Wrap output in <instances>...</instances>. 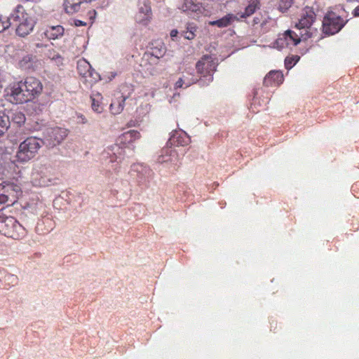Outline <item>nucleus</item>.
<instances>
[{
  "instance_id": "nucleus-1",
  "label": "nucleus",
  "mask_w": 359,
  "mask_h": 359,
  "mask_svg": "<svg viewBox=\"0 0 359 359\" xmlns=\"http://www.w3.org/2000/svg\"><path fill=\"white\" fill-rule=\"evenodd\" d=\"M43 144V140L36 137L30 136L27 137L20 143L18 147L15 156V161L20 163H25L32 160L38 154Z\"/></svg>"
},
{
  "instance_id": "nucleus-2",
  "label": "nucleus",
  "mask_w": 359,
  "mask_h": 359,
  "mask_svg": "<svg viewBox=\"0 0 359 359\" xmlns=\"http://www.w3.org/2000/svg\"><path fill=\"white\" fill-rule=\"evenodd\" d=\"M23 81L25 86L24 93L21 94L20 86L16 88L18 90L16 94H18V98L32 102L41 94L43 87L39 79L30 76L25 78Z\"/></svg>"
},
{
  "instance_id": "nucleus-3",
  "label": "nucleus",
  "mask_w": 359,
  "mask_h": 359,
  "mask_svg": "<svg viewBox=\"0 0 359 359\" xmlns=\"http://www.w3.org/2000/svg\"><path fill=\"white\" fill-rule=\"evenodd\" d=\"M0 233L18 240L24 236L25 229L14 217L0 215Z\"/></svg>"
},
{
  "instance_id": "nucleus-4",
  "label": "nucleus",
  "mask_w": 359,
  "mask_h": 359,
  "mask_svg": "<svg viewBox=\"0 0 359 359\" xmlns=\"http://www.w3.org/2000/svg\"><path fill=\"white\" fill-rule=\"evenodd\" d=\"M311 38L309 32L299 33L292 30H287L284 33L278 35L275 42L276 47L278 49H283L287 47L295 46L300 43L301 41H305Z\"/></svg>"
},
{
  "instance_id": "nucleus-5",
  "label": "nucleus",
  "mask_w": 359,
  "mask_h": 359,
  "mask_svg": "<svg viewBox=\"0 0 359 359\" xmlns=\"http://www.w3.org/2000/svg\"><path fill=\"white\" fill-rule=\"evenodd\" d=\"M217 61L210 55H203L196 64L197 73L202 78H206L208 83L213 80V74L217 70Z\"/></svg>"
},
{
  "instance_id": "nucleus-6",
  "label": "nucleus",
  "mask_w": 359,
  "mask_h": 359,
  "mask_svg": "<svg viewBox=\"0 0 359 359\" xmlns=\"http://www.w3.org/2000/svg\"><path fill=\"white\" fill-rule=\"evenodd\" d=\"M347 22L348 20H344L334 12H327L323 18V32L327 35H333L338 33Z\"/></svg>"
},
{
  "instance_id": "nucleus-7",
  "label": "nucleus",
  "mask_w": 359,
  "mask_h": 359,
  "mask_svg": "<svg viewBox=\"0 0 359 359\" xmlns=\"http://www.w3.org/2000/svg\"><path fill=\"white\" fill-rule=\"evenodd\" d=\"M32 182L35 186H47L50 182L49 167L45 164L35 165L31 175Z\"/></svg>"
},
{
  "instance_id": "nucleus-8",
  "label": "nucleus",
  "mask_w": 359,
  "mask_h": 359,
  "mask_svg": "<svg viewBox=\"0 0 359 359\" xmlns=\"http://www.w3.org/2000/svg\"><path fill=\"white\" fill-rule=\"evenodd\" d=\"M79 74L84 79V82L92 85L100 80V74L95 72L90 64L85 59H79L77 62Z\"/></svg>"
},
{
  "instance_id": "nucleus-9",
  "label": "nucleus",
  "mask_w": 359,
  "mask_h": 359,
  "mask_svg": "<svg viewBox=\"0 0 359 359\" xmlns=\"http://www.w3.org/2000/svg\"><path fill=\"white\" fill-rule=\"evenodd\" d=\"M316 14L314 11L311 8H306L301 15L299 22L296 24L295 27L299 30V32H302L306 33V31L309 32L311 37L312 36L311 26L315 22Z\"/></svg>"
},
{
  "instance_id": "nucleus-10",
  "label": "nucleus",
  "mask_w": 359,
  "mask_h": 359,
  "mask_svg": "<svg viewBox=\"0 0 359 359\" xmlns=\"http://www.w3.org/2000/svg\"><path fill=\"white\" fill-rule=\"evenodd\" d=\"M18 86H20L21 94L24 93L23 91H25V86L23 80L13 82L10 83L5 89V96L6 100L15 104H24L30 102L29 100H22V99L18 97V94H16L18 92L16 88Z\"/></svg>"
},
{
  "instance_id": "nucleus-11",
  "label": "nucleus",
  "mask_w": 359,
  "mask_h": 359,
  "mask_svg": "<svg viewBox=\"0 0 359 359\" xmlns=\"http://www.w3.org/2000/svg\"><path fill=\"white\" fill-rule=\"evenodd\" d=\"M19 187L7 184L0 188V203L7 205L14 204L18 198Z\"/></svg>"
},
{
  "instance_id": "nucleus-12",
  "label": "nucleus",
  "mask_w": 359,
  "mask_h": 359,
  "mask_svg": "<svg viewBox=\"0 0 359 359\" xmlns=\"http://www.w3.org/2000/svg\"><path fill=\"white\" fill-rule=\"evenodd\" d=\"M151 45L150 51L145 53L144 57H146L150 64L157 65L159 62V59L165 54L166 48L163 43L159 41L153 43Z\"/></svg>"
},
{
  "instance_id": "nucleus-13",
  "label": "nucleus",
  "mask_w": 359,
  "mask_h": 359,
  "mask_svg": "<svg viewBox=\"0 0 359 359\" xmlns=\"http://www.w3.org/2000/svg\"><path fill=\"white\" fill-rule=\"evenodd\" d=\"M158 161L160 163H172L175 170H178L181 165L178 153L175 149L171 147H166L162 149L161 154L158 158Z\"/></svg>"
},
{
  "instance_id": "nucleus-14",
  "label": "nucleus",
  "mask_w": 359,
  "mask_h": 359,
  "mask_svg": "<svg viewBox=\"0 0 359 359\" xmlns=\"http://www.w3.org/2000/svg\"><path fill=\"white\" fill-rule=\"evenodd\" d=\"M151 18L152 11L149 0L140 1L136 21L143 25H147L151 22Z\"/></svg>"
},
{
  "instance_id": "nucleus-15",
  "label": "nucleus",
  "mask_w": 359,
  "mask_h": 359,
  "mask_svg": "<svg viewBox=\"0 0 359 359\" xmlns=\"http://www.w3.org/2000/svg\"><path fill=\"white\" fill-rule=\"evenodd\" d=\"M68 132L62 128H53L47 131V140L51 146H55L61 143L67 136Z\"/></svg>"
},
{
  "instance_id": "nucleus-16",
  "label": "nucleus",
  "mask_w": 359,
  "mask_h": 359,
  "mask_svg": "<svg viewBox=\"0 0 359 359\" xmlns=\"http://www.w3.org/2000/svg\"><path fill=\"white\" fill-rule=\"evenodd\" d=\"M141 137L140 133L136 130H130L118 136L117 142L122 146L133 143Z\"/></svg>"
},
{
  "instance_id": "nucleus-17",
  "label": "nucleus",
  "mask_w": 359,
  "mask_h": 359,
  "mask_svg": "<svg viewBox=\"0 0 359 359\" xmlns=\"http://www.w3.org/2000/svg\"><path fill=\"white\" fill-rule=\"evenodd\" d=\"M189 142V138L187 136L186 133L182 131L175 130L168 140L167 144L170 145V147H180L187 144Z\"/></svg>"
},
{
  "instance_id": "nucleus-18",
  "label": "nucleus",
  "mask_w": 359,
  "mask_h": 359,
  "mask_svg": "<svg viewBox=\"0 0 359 359\" xmlns=\"http://www.w3.org/2000/svg\"><path fill=\"white\" fill-rule=\"evenodd\" d=\"M133 172H137V181L139 185L146 184L149 182L152 171L147 167L142 165L135 166Z\"/></svg>"
},
{
  "instance_id": "nucleus-19",
  "label": "nucleus",
  "mask_w": 359,
  "mask_h": 359,
  "mask_svg": "<svg viewBox=\"0 0 359 359\" xmlns=\"http://www.w3.org/2000/svg\"><path fill=\"white\" fill-rule=\"evenodd\" d=\"M283 75L280 71H271L264 78V83L266 86H276L283 81Z\"/></svg>"
},
{
  "instance_id": "nucleus-20",
  "label": "nucleus",
  "mask_w": 359,
  "mask_h": 359,
  "mask_svg": "<svg viewBox=\"0 0 359 359\" xmlns=\"http://www.w3.org/2000/svg\"><path fill=\"white\" fill-rule=\"evenodd\" d=\"M34 22L32 18L25 20L19 22L18 26L16 28V34L21 37H25L30 34L33 30Z\"/></svg>"
},
{
  "instance_id": "nucleus-21",
  "label": "nucleus",
  "mask_w": 359,
  "mask_h": 359,
  "mask_svg": "<svg viewBox=\"0 0 359 359\" xmlns=\"http://www.w3.org/2000/svg\"><path fill=\"white\" fill-rule=\"evenodd\" d=\"M29 18H31L26 13L25 8L19 4L13 11L10 19H12L14 22H20Z\"/></svg>"
},
{
  "instance_id": "nucleus-22",
  "label": "nucleus",
  "mask_w": 359,
  "mask_h": 359,
  "mask_svg": "<svg viewBox=\"0 0 359 359\" xmlns=\"http://www.w3.org/2000/svg\"><path fill=\"white\" fill-rule=\"evenodd\" d=\"M64 34V28L61 25L50 26L47 27L44 32L46 38L51 40H55L61 37Z\"/></svg>"
},
{
  "instance_id": "nucleus-23",
  "label": "nucleus",
  "mask_w": 359,
  "mask_h": 359,
  "mask_svg": "<svg viewBox=\"0 0 359 359\" xmlns=\"http://www.w3.org/2000/svg\"><path fill=\"white\" fill-rule=\"evenodd\" d=\"M259 0H248V5L245 7L244 12L240 15L241 18H247L253 15L257 9H259Z\"/></svg>"
},
{
  "instance_id": "nucleus-24",
  "label": "nucleus",
  "mask_w": 359,
  "mask_h": 359,
  "mask_svg": "<svg viewBox=\"0 0 359 359\" xmlns=\"http://www.w3.org/2000/svg\"><path fill=\"white\" fill-rule=\"evenodd\" d=\"M234 20H238V18L233 14L229 13L217 20L210 21L209 25L223 28L230 25Z\"/></svg>"
},
{
  "instance_id": "nucleus-25",
  "label": "nucleus",
  "mask_w": 359,
  "mask_h": 359,
  "mask_svg": "<svg viewBox=\"0 0 359 359\" xmlns=\"http://www.w3.org/2000/svg\"><path fill=\"white\" fill-rule=\"evenodd\" d=\"M83 3L84 0H65V9L67 13L73 14L80 10L81 5Z\"/></svg>"
},
{
  "instance_id": "nucleus-26",
  "label": "nucleus",
  "mask_w": 359,
  "mask_h": 359,
  "mask_svg": "<svg viewBox=\"0 0 359 359\" xmlns=\"http://www.w3.org/2000/svg\"><path fill=\"white\" fill-rule=\"evenodd\" d=\"M180 8L184 12L197 13L201 12V5L194 0H184Z\"/></svg>"
},
{
  "instance_id": "nucleus-27",
  "label": "nucleus",
  "mask_w": 359,
  "mask_h": 359,
  "mask_svg": "<svg viewBox=\"0 0 359 359\" xmlns=\"http://www.w3.org/2000/svg\"><path fill=\"white\" fill-rule=\"evenodd\" d=\"M126 99L125 97L121 96L113 100L109 107L111 112L114 114H120L124 108Z\"/></svg>"
},
{
  "instance_id": "nucleus-28",
  "label": "nucleus",
  "mask_w": 359,
  "mask_h": 359,
  "mask_svg": "<svg viewBox=\"0 0 359 359\" xmlns=\"http://www.w3.org/2000/svg\"><path fill=\"white\" fill-rule=\"evenodd\" d=\"M9 126L10 121L8 116L4 111H0V137L7 131Z\"/></svg>"
},
{
  "instance_id": "nucleus-29",
  "label": "nucleus",
  "mask_w": 359,
  "mask_h": 359,
  "mask_svg": "<svg viewBox=\"0 0 359 359\" xmlns=\"http://www.w3.org/2000/svg\"><path fill=\"white\" fill-rule=\"evenodd\" d=\"M196 30L197 27L194 23H188L187 25V30L183 31L181 34L186 39L191 40L195 38Z\"/></svg>"
},
{
  "instance_id": "nucleus-30",
  "label": "nucleus",
  "mask_w": 359,
  "mask_h": 359,
  "mask_svg": "<svg viewBox=\"0 0 359 359\" xmlns=\"http://www.w3.org/2000/svg\"><path fill=\"white\" fill-rule=\"evenodd\" d=\"M34 57L32 55H26L19 62L20 68L24 69H30L32 68Z\"/></svg>"
},
{
  "instance_id": "nucleus-31",
  "label": "nucleus",
  "mask_w": 359,
  "mask_h": 359,
  "mask_svg": "<svg viewBox=\"0 0 359 359\" xmlns=\"http://www.w3.org/2000/svg\"><path fill=\"white\" fill-rule=\"evenodd\" d=\"M182 79L185 82V88L196 83L198 81V79L194 74L189 72H187L186 74H184Z\"/></svg>"
},
{
  "instance_id": "nucleus-32",
  "label": "nucleus",
  "mask_w": 359,
  "mask_h": 359,
  "mask_svg": "<svg viewBox=\"0 0 359 359\" xmlns=\"http://www.w3.org/2000/svg\"><path fill=\"white\" fill-rule=\"evenodd\" d=\"M11 25V22L9 18L0 15V32L8 29Z\"/></svg>"
},
{
  "instance_id": "nucleus-33",
  "label": "nucleus",
  "mask_w": 359,
  "mask_h": 359,
  "mask_svg": "<svg viewBox=\"0 0 359 359\" xmlns=\"http://www.w3.org/2000/svg\"><path fill=\"white\" fill-rule=\"evenodd\" d=\"M299 60L297 55L287 57L285 60V66L287 69H290Z\"/></svg>"
},
{
  "instance_id": "nucleus-34",
  "label": "nucleus",
  "mask_w": 359,
  "mask_h": 359,
  "mask_svg": "<svg viewBox=\"0 0 359 359\" xmlns=\"http://www.w3.org/2000/svg\"><path fill=\"white\" fill-rule=\"evenodd\" d=\"M293 0H280L279 9L282 11L287 10L292 4Z\"/></svg>"
},
{
  "instance_id": "nucleus-35",
  "label": "nucleus",
  "mask_w": 359,
  "mask_h": 359,
  "mask_svg": "<svg viewBox=\"0 0 359 359\" xmlns=\"http://www.w3.org/2000/svg\"><path fill=\"white\" fill-rule=\"evenodd\" d=\"M92 109L97 113H101L103 111V106L100 103L96 98H92Z\"/></svg>"
},
{
  "instance_id": "nucleus-36",
  "label": "nucleus",
  "mask_w": 359,
  "mask_h": 359,
  "mask_svg": "<svg viewBox=\"0 0 359 359\" xmlns=\"http://www.w3.org/2000/svg\"><path fill=\"white\" fill-rule=\"evenodd\" d=\"M5 281H7L8 284L11 285H15L18 284V276L13 274L8 273L4 277Z\"/></svg>"
},
{
  "instance_id": "nucleus-37",
  "label": "nucleus",
  "mask_w": 359,
  "mask_h": 359,
  "mask_svg": "<svg viewBox=\"0 0 359 359\" xmlns=\"http://www.w3.org/2000/svg\"><path fill=\"white\" fill-rule=\"evenodd\" d=\"M183 87L185 88V82H184V79H182V77H181L178 79V81H176V83H175L174 88H175V89H177V88H181Z\"/></svg>"
},
{
  "instance_id": "nucleus-38",
  "label": "nucleus",
  "mask_w": 359,
  "mask_h": 359,
  "mask_svg": "<svg viewBox=\"0 0 359 359\" xmlns=\"http://www.w3.org/2000/svg\"><path fill=\"white\" fill-rule=\"evenodd\" d=\"M15 119H18V121H16V122L18 124H21V123H23L25 122V117L23 114L18 113V114H15Z\"/></svg>"
},
{
  "instance_id": "nucleus-39",
  "label": "nucleus",
  "mask_w": 359,
  "mask_h": 359,
  "mask_svg": "<svg viewBox=\"0 0 359 359\" xmlns=\"http://www.w3.org/2000/svg\"><path fill=\"white\" fill-rule=\"evenodd\" d=\"M177 34H178V31L177 29H172L171 30L170 32V37L172 38V40H175V38L177 36Z\"/></svg>"
},
{
  "instance_id": "nucleus-40",
  "label": "nucleus",
  "mask_w": 359,
  "mask_h": 359,
  "mask_svg": "<svg viewBox=\"0 0 359 359\" xmlns=\"http://www.w3.org/2000/svg\"><path fill=\"white\" fill-rule=\"evenodd\" d=\"M88 15L90 20H94L95 18L96 11L95 10L90 11Z\"/></svg>"
},
{
  "instance_id": "nucleus-41",
  "label": "nucleus",
  "mask_w": 359,
  "mask_h": 359,
  "mask_svg": "<svg viewBox=\"0 0 359 359\" xmlns=\"http://www.w3.org/2000/svg\"><path fill=\"white\" fill-rule=\"evenodd\" d=\"M74 24L76 27H79V26H85L86 25V23L80 20H75L74 22Z\"/></svg>"
},
{
  "instance_id": "nucleus-42",
  "label": "nucleus",
  "mask_w": 359,
  "mask_h": 359,
  "mask_svg": "<svg viewBox=\"0 0 359 359\" xmlns=\"http://www.w3.org/2000/svg\"><path fill=\"white\" fill-rule=\"evenodd\" d=\"M147 69V71L149 72L151 75H156L158 73L157 70L155 69L154 68H149V67H148Z\"/></svg>"
},
{
  "instance_id": "nucleus-43",
  "label": "nucleus",
  "mask_w": 359,
  "mask_h": 359,
  "mask_svg": "<svg viewBox=\"0 0 359 359\" xmlns=\"http://www.w3.org/2000/svg\"><path fill=\"white\" fill-rule=\"evenodd\" d=\"M261 22V20L259 17H255L252 20V25H257Z\"/></svg>"
},
{
  "instance_id": "nucleus-44",
  "label": "nucleus",
  "mask_w": 359,
  "mask_h": 359,
  "mask_svg": "<svg viewBox=\"0 0 359 359\" xmlns=\"http://www.w3.org/2000/svg\"><path fill=\"white\" fill-rule=\"evenodd\" d=\"M353 14L355 17H359V5L355 8Z\"/></svg>"
},
{
  "instance_id": "nucleus-45",
  "label": "nucleus",
  "mask_w": 359,
  "mask_h": 359,
  "mask_svg": "<svg viewBox=\"0 0 359 359\" xmlns=\"http://www.w3.org/2000/svg\"><path fill=\"white\" fill-rule=\"evenodd\" d=\"M114 147L117 148L118 149H121L122 151V149H121L117 144H116Z\"/></svg>"
}]
</instances>
